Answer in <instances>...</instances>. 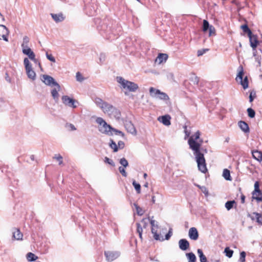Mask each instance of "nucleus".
I'll return each mask as SVG.
<instances>
[{
	"label": "nucleus",
	"instance_id": "obj_1",
	"mask_svg": "<svg viewBox=\"0 0 262 262\" xmlns=\"http://www.w3.org/2000/svg\"><path fill=\"white\" fill-rule=\"evenodd\" d=\"M200 132L197 131L194 135L190 137L188 143L190 148L193 151L199 170L205 173L207 171V169L204 154L200 151V148L203 143V140L200 139Z\"/></svg>",
	"mask_w": 262,
	"mask_h": 262
},
{
	"label": "nucleus",
	"instance_id": "obj_2",
	"mask_svg": "<svg viewBox=\"0 0 262 262\" xmlns=\"http://www.w3.org/2000/svg\"><path fill=\"white\" fill-rule=\"evenodd\" d=\"M94 102L104 114L108 115L110 117L115 118L117 120L120 118L121 113L120 111L111 104L103 101L100 98H96Z\"/></svg>",
	"mask_w": 262,
	"mask_h": 262
},
{
	"label": "nucleus",
	"instance_id": "obj_3",
	"mask_svg": "<svg viewBox=\"0 0 262 262\" xmlns=\"http://www.w3.org/2000/svg\"><path fill=\"white\" fill-rule=\"evenodd\" d=\"M117 81L121 85V88L128 92H134L139 88L136 83L125 80L122 77H117Z\"/></svg>",
	"mask_w": 262,
	"mask_h": 262
},
{
	"label": "nucleus",
	"instance_id": "obj_4",
	"mask_svg": "<svg viewBox=\"0 0 262 262\" xmlns=\"http://www.w3.org/2000/svg\"><path fill=\"white\" fill-rule=\"evenodd\" d=\"M96 123L99 125L98 129L102 134L107 135H112L113 127L108 125L105 121L101 117H98L96 120Z\"/></svg>",
	"mask_w": 262,
	"mask_h": 262
},
{
	"label": "nucleus",
	"instance_id": "obj_5",
	"mask_svg": "<svg viewBox=\"0 0 262 262\" xmlns=\"http://www.w3.org/2000/svg\"><path fill=\"white\" fill-rule=\"evenodd\" d=\"M238 74L236 77L235 80L237 82H239L243 86L244 89H246L248 87V80L247 76L243 79L244 69L242 66H239L237 69Z\"/></svg>",
	"mask_w": 262,
	"mask_h": 262
},
{
	"label": "nucleus",
	"instance_id": "obj_6",
	"mask_svg": "<svg viewBox=\"0 0 262 262\" xmlns=\"http://www.w3.org/2000/svg\"><path fill=\"white\" fill-rule=\"evenodd\" d=\"M149 92L150 96L152 98L162 100H168L169 99L168 96L165 93L153 87L149 88Z\"/></svg>",
	"mask_w": 262,
	"mask_h": 262
},
{
	"label": "nucleus",
	"instance_id": "obj_7",
	"mask_svg": "<svg viewBox=\"0 0 262 262\" xmlns=\"http://www.w3.org/2000/svg\"><path fill=\"white\" fill-rule=\"evenodd\" d=\"M24 64L28 77L32 80H34L36 79V73L32 69V65L28 58H25Z\"/></svg>",
	"mask_w": 262,
	"mask_h": 262
},
{
	"label": "nucleus",
	"instance_id": "obj_8",
	"mask_svg": "<svg viewBox=\"0 0 262 262\" xmlns=\"http://www.w3.org/2000/svg\"><path fill=\"white\" fill-rule=\"evenodd\" d=\"M41 81L47 85L50 86H55L58 89H60V86L51 76L48 75H42L41 77Z\"/></svg>",
	"mask_w": 262,
	"mask_h": 262
},
{
	"label": "nucleus",
	"instance_id": "obj_9",
	"mask_svg": "<svg viewBox=\"0 0 262 262\" xmlns=\"http://www.w3.org/2000/svg\"><path fill=\"white\" fill-rule=\"evenodd\" d=\"M62 102L66 105L72 108H76L77 107L78 101L73 98H70L68 96H63L61 98Z\"/></svg>",
	"mask_w": 262,
	"mask_h": 262
},
{
	"label": "nucleus",
	"instance_id": "obj_10",
	"mask_svg": "<svg viewBox=\"0 0 262 262\" xmlns=\"http://www.w3.org/2000/svg\"><path fill=\"white\" fill-rule=\"evenodd\" d=\"M124 125L128 133L133 135H137L136 129L133 123L130 120H125L124 121Z\"/></svg>",
	"mask_w": 262,
	"mask_h": 262
},
{
	"label": "nucleus",
	"instance_id": "obj_11",
	"mask_svg": "<svg viewBox=\"0 0 262 262\" xmlns=\"http://www.w3.org/2000/svg\"><path fill=\"white\" fill-rule=\"evenodd\" d=\"M104 255L107 261L111 262L120 256L118 251H107L104 252Z\"/></svg>",
	"mask_w": 262,
	"mask_h": 262
},
{
	"label": "nucleus",
	"instance_id": "obj_12",
	"mask_svg": "<svg viewBox=\"0 0 262 262\" xmlns=\"http://www.w3.org/2000/svg\"><path fill=\"white\" fill-rule=\"evenodd\" d=\"M9 33V30L5 26L3 25H0V39H3L6 41H8Z\"/></svg>",
	"mask_w": 262,
	"mask_h": 262
},
{
	"label": "nucleus",
	"instance_id": "obj_13",
	"mask_svg": "<svg viewBox=\"0 0 262 262\" xmlns=\"http://www.w3.org/2000/svg\"><path fill=\"white\" fill-rule=\"evenodd\" d=\"M188 235L191 239L196 241L199 238V233L196 228L191 227L189 229Z\"/></svg>",
	"mask_w": 262,
	"mask_h": 262
},
{
	"label": "nucleus",
	"instance_id": "obj_14",
	"mask_svg": "<svg viewBox=\"0 0 262 262\" xmlns=\"http://www.w3.org/2000/svg\"><path fill=\"white\" fill-rule=\"evenodd\" d=\"M179 246L181 250L185 251L189 247V243L186 239H181L179 241Z\"/></svg>",
	"mask_w": 262,
	"mask_h": 262
},
{
	"label": "nucleus",
	"instance_id": "obj_15",
	"mask_svg": "<svg viewBox=\"0 0 262 262\" xmlns=\"http://www.w3.org/2000/svg\"><path fill=\"white\" fill-rule=\"evenodd\" d=\"M249 38L251 47L253 48V50H255L258 43L257 36L252 34L249 36Z\"/></svg>",
	"mask_w": 262,
	"mask_h": 262
},
{
	"label": "nucleus",
	"instance_id": "obj_16",
	"mask_svg": "<svg viewBox=\"0 0 262 262\" xmlns=\"http://www.w3.org/2000/svg\"><path fill=\"white\" fill-rule=\"evenodd\" d=\"M171 118L169 115H165L158 118V120L161 122L164 125L168 126L170 125Z\"/></svg>",
	"mask_w": 262,
	"mask_h": 262
},
{
	"label": "nucleus",
	"instance_id": "obj_17",
	"mask_svg": "<svg viewBox=\"0 0 262 262\" xmlns=\"http://www.w3.org/2000/svg\"><path fill=\"white\" fill-rule=\"evenodd\" d=\"M51 15L56 23L61 22L65 19V17L61 13L58 14L51 13Z\"/></svg>",
	"mask_w": 262,
	"mask_h": 262
},
{
	"label": "nucleus",
	"instance_id": "obj_18",
	"mask_svg": "<svg viewBox=\"0 0 262 262\" xmlns=\"http://www.w3.org/2000/svg\"><path fill=\"white\" fill-rule=\"evenodd\" d=\"M249 216L252 220L256 219L258 223L262 224V216L260 213L253 212L252 214H249Z\"/></svg>",
	"mask_w": 262,
	"mask_h": 262
},
{
	"label": "nucleus",
	"instance_id": "obj_19",
	"mask_svg": "<svg viewBox=\"0 0 262 262\" xmlns=\"http://www.w3.org/2000/svg\"><path fill=\"white\" fill-rule=\"evenodd\" d=\"M158 228L156 227H151V233L154 235V238L157 241H163L164 240V238H163V236H161L160 234H159L157 233V229Z\"/></svg>",
	"mask_w": 262,
	"mask_h": 262
},
{
	"label": "nucleus",
	"instance_id": "obj_20",
	"mask_svg": "<svg viewBox=\"0 0 262 262\" xmlns=\"http://www.w3.org/2000/svg\"><path fill=\"white\" fill-rule=\"evenodd\" d=\"M168 58V55L166 54L160 53L156 59V62L159 64L161 63L163 61H165Z\"/></svg>",
	"mask_w": 262,
	"mask_h": 262
},
{
	"label": "nucleus",
	"instance_id": "obj_21",
	"mask_svg": "<svg viewBox=\"0 0 262 262\" xmlns=\"http://www.w3.org/2000/svg\"><path fill=\"white\" fill-rule=\"evenodd\" d=\"M252 157L254 159L258 161V162H260L262 161V152L258 150H254L252 152Z\"/></svg>",
	"mask_w": 262,
	"mask_h": 262
},
{
	"label": "nucleus",
	"instance_id": "obj_22",
	"mask_svg": "<svg viewBox=\"0 0 262 262\" xmlns=\"http://www.w3.org/2000/svg\"><path fill=\"white\" fill-rule=\"evenodd\" d=\"M238 126L245 133L249 132V128L247 123L244 121H240L238 122Z\"/></svg>",
	"mask_w": 262,
	"mask_h": 262
},
{
	"label": "nucleus",
	"instance_id": "obj_23",
	"mask_svg": "<svg viewBox=\"0 0 262 262\" xmlns=\"http://www.w3.org/2000/svg\"><path fill=\"white\" fill-rule=\"evenodd\" d=\"M24 54L27 55L31 60L35 59V55L31 49L24 50Z\"/></svg>",
	"mask_w": 262,
	"mask_h": 262
},
{
	"label": "nucleus",
	"instance_id": "obj_24",
	"mask_svg": "<svg viewBox=\"0 0 262 262\" xmlns=\"http://www.w3.org/2000/svg\"><path fill=\"white\" fill-rule=\"evenodd\" d=\"M259 193H256V191H253L252 192V198L256 200L257 202L262 201V192L261 191H259Z\"/></svg>",
	"mask_w": 262,
	"mask_h": 262
},
{
	"label": "nucleus",
	"instance_id": "obj_25",
	"mask_svg": "<svg viewBox=\"0 0 262 262\" xmlns=\"http://www.w3.org/2000/svg\"><path fill=\"white\" fill-rule=\"evenodd\" d=\"M198 256L200 258V262H207V258L204 254L203 251L201 249H198L197 250Z\"/></svg>",
	"mask_w": 262,
	"mask_h": 262
},
{
	"label": "nucleus",
	"instance_id": "obj_26",
	"mask_svg": "<svg viewBox=\"0 0 262 262\" xmlns=\"http://www.w3.org/2000/svg\"><path fill=\"white\" fill-rule=\"evenodd\" d=\"M23 234L20 232L19 230L16 229L15 231L13 232V237L14 239L16 240H20L22 239Z\"/></svg>",
	"mask_w": 262,
	"mask_h": 262
},
{
	"label": "nucleus",
	"instance_id": "obj_27",
	"mask_svg": "<svg viewBox=\"0 0 262 262\" xmlns=\"http://www.w3.org/2000/svg\"><path fill=\"white\" fill-rule=\"evenodd\" d=\"M60 90V89H58V88H57V87H56L51 91L52 96L56 101L59 98L58 91H59Z\"/></svg>",
	"mask_w": 262,
	"mask_h": 262
},
{
	"label": "nucleus",
	"instance_id": "obj_28",
	"mask_svg": "<svg viewBox=\"0 0 262 262\" xmlns=\"http://www.w3.org/2000/svg\"><path fill=\"white\" fill-rule=\"evenodd\" d=\"M223 176L224 179L228 181H231L232 178L230 176V172L227 169H224L223 170Z\"/></svg>",
	"mask_w": 262,
	"mask_h": 262
},
{
	"label": "nucleus",
	"instance_id": "obj_29",
	"mask_svg": "<svg viewBox=\"0 0 262 262\" xmlns=\"http://www.w3.org/2000/svg\"><path fill=\"white\" fill-rule=\"evenodd\" d=\"M186 257L188 259V262H195L196 261V256L194 253L192 252H190L186 253Z\"/></svg>",
	"mask_w": 262,
	"mask_h": 262
},
{
	"label": "nucleus",
	"instance_id": "obj_30",
	"mask_svg": "<svg viewBox=\"0 0 262 262\" xmlns=\"http://www.w3.org/2000/svg\"><path fill=\"white\" fill-rule=\"evenodd\" d=\"M241 28L244 32L247 33L248 37L250 35H252V31L249 28L248 26L247 25H244L241 26Z\"/></svg>",
	"mask_w": 262,
	"mask_h": 262
},
{
	"label": "nucleus",
	"instance_id": "obj_31",
	"mask_svg": "<svg viewBox=\"0 0 262 262\" xmlns=\"http://www.w3.org/2000/svg\"><path fill=\"white\" fill-rule=\"evenodd\" d=\"M37 258L34 254L29 252L27 254V259L29 261H33L35 260Z\"/></svg>",
	"mask_w": 262,
	"mask_h": 262
},
{
	"label": "nucleus",
	"instance_id": "obj_32",
	"mask_svg": "<svg viewBox=\"0 0 262 262\" xmlns=\"http://www.w3.org/2000/svg\"><path fill=\"white\" fill-rule=\"evenodd\" d=\"M235 204H236V202L235 201H227L225 203V207L228 210H229L233 207V205Z\"/></svg>",
	"mask_w": 262,
	"mask_h": 262
},
{
	"label": "nucleus",
	"instance_id": "obj_33",
	"mask_svg": "<svg viewBox=\"0 0 262 262\" xmlns=\"http://www.w3.org/2000/svg\"><path fill=\"white\" fill-rule=\"evenodd\" d=\"M224 252L227 257L231 258L233 255V251L231 250L229 247H226L224 250Z\"/></svg>",
	"mask_w": 262,
	"mask_h": 262
},
{
	"label": "nucleus",
	"instance_id": "obj_34",
	"mask_svg": "<svg viewBox=\"0 0 262 262\" xmlns=\"http://www.w3.org/2000/svg\"><path fill=\"white\" fill-rule=\"evenodd\" d=\"M134 206L136 208V212L138 214V215L140 216L142 215L144 213V211L142 210V209L140 207H139L136 203H134Z\"/></svg>",
	"mask_w": 262,
	"mask_h": 262
},
{
	"label": "nucleus",
	"instance_id": "obj_35",
	"mask_svg": "<svg viewBox=\"0 0 262 262\" xmlns=\"http://www.w3.org/2000/svg\"><path fill=\"white\" fill-rule=\"evenodd\" d=\"M149 221H150L149 217L144 218L141 220L140 224H141L142 226H143V227L144 228H146L148 225Z\"/></svg>",
	"mask_w": 262,
	"mask_h": 262
},
{
	"label": "nucleus",
	"instance_id": "obj_36",
	"mask_svg": "<svg viewBox=\"0 0 262 262\" xmlns=\"http://www.w3.org/2000/svg\"><path fill=\"white\" fill-rule=\"evenodd\" d=\"M210 26L208 23V21L206 20H203V30L204 32H206L209 28L210 27Z\"/></svg>",
	"mask_w": 262,
	"mask_h": 262
},
{
	"label": "nucleus",
	"instance_id": "obj_37",
	"mask_svg": "<svg viewBox=\"0 0 262 262\" xmlns=\"http://www.w3.org/2000/svg\"><path fill=\"white\" fill-rule=\"evenodd\" d=\"M133 185L134 186L135 189L137 191L138 193H140L141 192V186L140 184L137 183L135 181L133 182Z\"/></svg>",
	"mask_w": 262,
	"mask_h": 262
},
{
	"label": "nucleus",
	"instance_id": "obj_38",
	"mask_svg": "<svg viewBox=\"0 0 262 262\" xmlns=\"http://www.w3.org/2000/svg\"><path fill=\"white\" fill-rule=\"evenodd\" d=\"M119 163L121 165H122L123 166V167H125V168L127 167L128 165V161L124 158H122L120 159V160L119 161Z\"/></svg>",
	"mask_w": 262,
	"mask_h": 262
},
{
	"label": "nucleus",
	"instance_id": "obj_39",
	"mask_svg": "<svg viewBox=\"0 0 262 262\" xmlns=\"http://www.w3.org/2000/svg\"><path fill=\"white\" fill-rule=\"evenodd\" d=\"M247 112H248V116L250 118H252L255 117V111H254V110H253L252 108H248L247 109Z\"/></svg>",
	"mask_w": 262,
	"mask_h": 262
},
{
	"label": "nucleus",
	"instance_id": "obj_40",
	"mask_svg": "<svg viewBox=\"0 0 262 262\" xmlns=\"http://www.w3.org/2000/svg\"><path fill=\"white\" fill-rule=\"evenodd\" d=\"M246 253L245 251H242L240 253V256L238 260L239 262H245L246 260Z\"/></svg>",
	"mask_w": 262,
	"mask_h": 262
},
{
	"label": "nucleus",
	"instance_id": "obj_41",
	"mask_svg": "<svg viewBox=\"0 0 262 262\" xmlns=\"http://www.w3.org/2000/svg\"><path fill=\"white\" fill-rule=\"evenodd\" d=\"M110 147L114 149V152H117L118 150V146L113 140H111Z\"/></svg>",
	"mask_w": 262,
	"mask_h": 262
},
{
	"label": "nucleus",
	"instance_id": "obj_42",
	"mask_svg": "<svg viewBox=\"0 0 262 262\" xmlns=\"http://www.w3.org/2000/svg\"><path fill=\"white\" fill-rule=\"evenodd\" d=\"M191 81H192L194 84H198L199 83V78L195 74H193V76L191 77Z\"/></svg>",
	"mask_w": 262,
	"mask_h": 262
},
{
	"label": "nucleus",
	"instance_id": "obj_43",
	"mask_svg": "<svg viewBox=\"0 0 262 262\" xmlns=\"http://www.w3.org/2000/svg\"><path fill=\"white\" fill-rule=\"evenodd\" d=\"M76 78L77 81H79V82H82L84 80V78H83L82 75L79 72H78L76 73Z\"/></svg>",
	"mask_w": 262,
	"mask_h": 262
},
{
	"label": "nucleus",
	"instance_id": "obj_44",
	"mask_svg": "<svg viewBox=\"0 0 262 262\" xmlns=\"http://www.w3.org/2000/svg\"><path fill=\"white\" fill-rule=\"evenodd\" d=\"M209 36L214 35H215V29L213 26H210V27L209 28Z\"/></svg>",
	"mask_w": 262,
	"mask_h": 262
},
{
	"label": "nucleus",
	"instance_id": "obj_45",
	"mask_svg": "<svg viewBox=\"0 0 262 262\" xmlns=\"http://www.w3.org/2000/svg\"><path fill=\"white\" fill-rule=\"evenodd\" d=\"M53 158L59 161V165H61L62 163V157L59 154L55 155Z\"/></svg>",
	"mask_w": 262,
	"mask_h": 262
},
{
	"label": "nucleus",
	"instance_id": "obj_46",
	"mask_svg": "<svg viewBox=\"0 0 262 262\" xmlns=\"http://www.w3.org/2000/svg\"><path fill=\"white\" fill-rule=\"evenodd\" d=\"M124 168L125 167H122V166H120L119 167L118 169H119V172L121 173V174L123 177H127V173L125 171V170Z\"/></svg>",
	"mask_w": 262,
	"mask_h": 262
},
{
	"label": "nucleus",
	"instance_id": "obj_47",
	"mask_svg": "<svg viewBox=\"0 0 262 262\" xmlns=\"http://www.w3.org/2000/svg\"><path fill=\"white\" fill-rule=\"evenodd\" d=\"M104 161V162L108 163V164L113 166H115V163L114 161L110 159V158H107V157H105Z\"/></svg>",
	"mask_w": 262,
	"mask_h": 262
},
{
	"label": "nucleus",
	"instance_id": "obj_48",
	"mask_svg": "<svg viewBox=\"0 0 262 262\" xmlns=\"http://www.w3.org/2000/svg\"><path fill=\"white\" fill-rule=\"evenodd\" d=\"M259 191H261L259 189V184L258 181H256L254 183V190L253 191H256V193H259Z\"/></svg>",
	"mask_w": 262,
	"mask_h": 262
},
{
	"label": "nucleus",
	"instance_id": "obj_49",
	"mask_svg": "<svg viewBox=\"0 0 262 262\" xmlns=\"http://www.w3.org/2000/svg\"><path fill=\"white\" fill-rule=\"evenodd\" d=\"M172 235V228H169L168 232L165 235V237L164 239L168 240L170 237Z\"/></svg>",
	"mask_w": 262,
	"mask_h": 262
},
{
	"label": "nucleus",
	"instance_id": "obj_50",
	"mask_svg": "<svg viewBox=\"0 0 262 262\" xmlns=\"http://www.w3.org/2000/svg\"><path fill=\"white\" fill-rule=\"evenodd\" d=\"M136 226H137V232L138 233H142L143 230H142V227L141 224L139 223H137Z\"/></svg>",
	"mask_w": 262,
	"mask_h": 262
},
{
	"label": "nucleus",
	"instance_id": "obj_51",
	"mask_svg": "<svg viewBox=\"0 0 262 262\" xmlns=\"http://www.w3.org/2000/svg\"><path fill=\"white\" fill-rule=\"evenodd\" d=\"M114 132L115 134H116V135H120L122 137H124V134L123 132H122L120 130H117V129H116L115 128H113L112 132Z\"/></svg>",
	"mask_w": 262,
	"mask_h": 262
},
{
	"label": "nucleus",
	"instance_id": "obj_52",
	"mask_svg": "<svg viewBox=\"0 0 262 262\" xmlns=\"http://www.w3.org/2000/svg\"><path fill=\"white\" fill-rule=\"evenodd\" d=\"M105 59V54H103V53H101L100 55V56H99V63L100 64L102 63L104 61Z\"/></svg>",
	"mask_w": 262,
	"mask_h": 262
},
{
	"label": "nucleus",
	"instance_id": "obj_53",
	"mask_svg": "<svg viewBox=\"0 0 262 262\" xmlns=\"http://www.w3.org/2000/svg\"><path fill=\"white\" fill-rule=\"evenodd\" d=\"M46 57L50 61L55 62V59L51 54H49L48 53H46Z\"/></svg>",
	"mask_w": 262,
	"mask_h": 262
},
{
	"label": "nucleus",
	"instance_id": "obj_54",
	"mask_svg": "<svg viewBox=\"0 0 262 262\" xmlns=\"http://www.w3.org/2000/svg\"><path fill=\"white\" fill-rule=\"evenodd\" d=\"M201 190L203 193H204L206 196L208 195V191L205 186H202L201 187Z\"/></svg>",
	"mask_w": 262,
	"mask_h": 262
},
{
	"label": "nucleus",
	"instance_id": "obj_55",
	"mask_svg": "<svg viewBox=\"0 0 262 262\" xmlns=\"http://www.w3.org/2000/svg\"><path fill=\"white\" fill-rule=\"evenodd\" d=\"M253 95H254L253 96V92H251L250 93V96H249V101L250 102H252L253 101V100H254V97H255V96L256 95L255 92L253 93Z\"/></svg>",
	"mask_w": 262,
	"mask_h": 262
},
{
	"label": "nucleus",
	"instance_id": "obj_56",
	"mask_svg": "<svg viewBox=\"0 0 262 262\" xmlns=\"http://www.w3.org/2000/svg\"><path fill=\"white\" fill-rule=\"evenodd\" d=\"M21 48H22V52H23V54H24V50H27V49H30L28 47V44H21Z\"/></svg>",
	"mask_w": 262,
	"mask_h": 262
},
{
	"label": "nucleus",
	"instance_id": "obj_57",
	"mask_svg": "<svg viewBox=\"0 0 262 262\" xmlns=\"http://www.w3.org/2000/svg\"><path fill=\"white\" fill-rule=\"evenodd\" d=\"M29 42V38L27 36H25L23 38V42L22 44H28Z\"/></svg>",
	"mask_w": 262,
	"mask_h": 262
},
{
	"label": "nucleus",
	"instance_id": "obj_58",
	"mask_svg": "<svg viewBox=\"0 0 262 262\" xmlns=\"http://www.w3.org/2000/svg\"><path fill=\"white\" fill-rule=\"evenodd\" d=\"M149 222L151 225V227H156L158 228V225H155V221L154 220H150Z\"/></svg>",
	"mask_w": 262,
	"mask_h": 262
},
{
	"label": "nucleus",
	"instance_id": "obj_59",
	"mask_svg": "<svg viewBox=\"0 0 262 262\" xmlns=\"http://www.w3.org/2000/svg\"><path fill=\"white\" fill-rule=\"evenodd\" d=\"M118 145L120 148L122 149L124 147V143L123 141H120L118 143Z\"/></svg>",
	"mask_w": 262,
	"mask_h": 262
},
{
	"label": "nucleus",
	"instance_id": "obj_60",
	"mask_svg": "<svg viewBox=\"0 0 262 262\" xmlns=\"http://www.w3.org/2000/svg\"><path fill=\"white\" fill-rule=\"evenodd\" d=\"M207 50H199L198 51V56H201L203 54H204L206 52V51H207Z\"/></svg>",
	"mask_w": 262,
	"mask_h": 262
},
{
	"label": "nucleus",
	"instance_id": "obj_61",
	"mask_svg": "<svg viewBox=\"0 0 262 262\" xmlns=\"http://www.w3.org/2000/svg\"><path fill=\"white\" fill-rule=\"evenodd\" d=\"M184 129H185V135L187 137H188L189 136L190 134V132H188L187 130V127L186 126H184Z\"/></svg>",
	"mask_w": 262,
	"mask_h": 262
},
{
	"label": "nucleus",
	"instance_id": "obj_62",
	"mask_svg": "<svg viewBox=\"0 0 262 262\" xmlns=\"http://www.w3.org/2000/svg\"><path fill=\"white\" fill-rule=\"evenodd\" d=\"M241 203L242 204H244L245 203V196L244 195L242 194L241 195Z\"/></svg>",
	"mask_w": 262,
	"mask_h": 262
},
{
	"label": "nucleus",
	"instance_id": "obj_63",
	"mask_svg": "<svg viewBox=\"0 0 262 262\" xmlns=\"http://www.w3.org/2000/svg\"><path fill=\"white\" fill-rule=\"evenodd\" d=\"M69 126L70 127L71 130H76V128L75 126L72 124H70Z\"/></svg>",
	"mask_w": 262,
	"mask_h": 262
},
{
	"label": "nucleus",
	"instance_id": "obj_64",
	"mask_svg": "<svg viewBox=\"0 0 262 262\" xmlns=\"http://www.w3.org/2000/svg\"><path fill=\"white\" fill-rule=\"evenodd\" d=\"M96 13V11L95 10H91L90 12H89V15L90 16H93V15H94Z\"/></svg>",
	"mask_w": 262,
	"mask_h": 262
}]
</instances>
